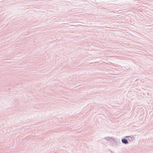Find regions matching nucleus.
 I'll return each mask as SVG.
<instances>
[{
    "instance_id": "1",
    "label": "nucleus",
    "mask_w": 153,
    "mask_h": 153,
    "mask_svg": "<svg viewBox=\"0 0 153 153\" xmlns=\"http://www.w3.org/2000/svg\"><path fill=\"white\" fill-rule=\"evenodd\" d=\"M122 142L123 143L126 144L128 143V141L126 139H123L122 140Z\"/></svg>"
}]
</instances>
